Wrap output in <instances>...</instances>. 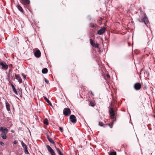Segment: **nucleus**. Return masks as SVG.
I'll use <instances>...</instances> for the list:
<instances>
[{
	"mask_svg": "<svg viewBox=\"0 0 155 155\" xmlns=\"http://www.w3.org/2000/svg\"><path fill=\"white\" fill-rule=\"evenodd\" d=\"M143 16H140L138 19V21L140 22H144L145 24L147 25L149 23V21L148 20L147 18L146 17V15L144 14Z\"/></svg>",
	"mask_w": 155,
	"mask_h": 155,
	"instance_id": "obj_1",
	"label": "nucleus"
},
{
	"mask_svg": "<svg viewBox=\"0 0 155 155\" xmlns=\"http://www.w3.org/2000/svg\"><path fill=\"white\" fill-rule=\"evenodd\" d=\"M0 67L2 69L5 70H7L8 68V66L2 61H0Z\"/></svg>",
	"mask_w": 155,
	"mask_h": 155,
	"instance_id": "obj_2",
	"label": "nucleus"
},
{
	"mask_svg": "<svg viewBox=\"0 0 155 155\" xmlns=\"http://www.w3.org/2000/svg\"><path fill=\"white\" fill-rule=\"evenodd\" d=\"M63 114L65 116H68L71 113L70 110L69 108H65L63 110Z\"/></svg>",
	"mask_w": 155,
	"mask_h": 155,
	"instance_id": "obj_3",
	"label": "nucleus"
},
{
	"mask_svg": "<svg viewBox=\"0 0 155 155\" xmlns=\"http://www.w3.org/2000/svg\"><path fill=\"white\" fill-rule=\"evenodd\" d=\"M70 120L71 121L73 124H75L77 121V119L76 117L74 115H71L70 116Z\"/></svg>",
	"mask_w": 155,
	"mask_h": 155,
	"instance_id": "obj_4",
	"label": "nucleus"
},
{
	"mask_svg": "<svg viewBox=\"0 0 155 155\" xmlns=\"http://www.w3.org/2000/svg\"><path fill=\"white\" fill-rule=\"evenodd\" d=\"M105 30L106 28L104 27H103L97 31V33L98 35H102L104 33Z\"/></svg>",
	"mask_w": 155,
	"mask_h": 155,
	"instance_id": "obj_5",
	"label": "nucleus"
},
{
	"mask_svg": "<svg viewBox=\"0 0 155 155\" xmlns=\"http://www.w3.org/2000/svg\"><path fill=\"white\" fill-rule=\"evenodd\" d=\"M134 87L136 90H139L141 88V85L140 83H137L134 84Z\"/></svg>",
	"mask_w": 155,
	"mask_h": 155,
	"instance_id": "obj_6",
	"label": "nucleus"
},
{
	"mask_svg": "<svg viewBox=\"0 0 155 155\" xmlns=\"http://www.w3.org/2000/svg\"><path fill=\"white\" fill-rule=\"evenodd\" d=\"M34 54L36 57L39 58L41 56V53L39 50H37L35 52Z\"/></svg>",
	"mask_w": 155,
	"mask_h": 155,
	"instance_id": "obj_7",
	"label": "nucleus"
},
{
	"mask_svg": "<svg viewBox=\"0 0 155 155\" xmlns=\"http://www.w3.org/2000/svg\"><path fill=\"white\" fill-rule=\"evenodd\" d=\"M90 43L92 46L95 47L96 48H97L98 47V45L97 44H96L93 41L92 39H90Z\"/></svg>",
	"mask_w": 155,
	"mask_h": 155,
	"instance_id": "obj_8",
	"label": "nucleus"
},
{
	"mask_svg": "<svg viewBox=\"0 0 155 155\" xmlns=\"http://www.w3.org/2000/svg\"><path fill=\"white\" fill-rule=\"evenodd\" d=\"M16 79L20 83H21L22 82V79L19 75L15 74Z\"/></svg>",
	"mask_w": 155,
	"mask_h": 155,
	"instance_id": "obj_9",
	"label": "nucleus"
},
{
	"mask_svg": "<svg viewBox=\"0 0 155 155\" xmlns=\"http://www.w3.org/2000/svg\"><path fill=\"white\" fill-rule=\"evenodd\" d=\"M21 3L23 4H29L30 2L29 0H21Z\"/></svg>",
	"mask_w": 155,
	"mask_h": 155,
	"instance_id": "obj_10",
	"label": "nucleus"
},
{
	"mask_svg": "<svg viewBox=\"0 0 155 155\" xmlns=\"http://www.w3.org/2000/svg\"><path fill=\"white\" fill-rule=\"evenodd\" d=\"M8 129L7 128L3 129V127L0 128V131H2L4 134H6L8 132Z\"/></svg>",
	"mask_w": 155,
	"mask_h": 155,
	"instance_id": "obj_11",
	"label": "nucleus"
},
{
	"mask_svg": "<svg viewBox=\"0 0 155 155\" xmlns=\"http://www.w3.org/2000/svg\"><path fill=\"white\" fill-rule=\"evenodd\" d=\"M6 107L7 110L8 111L10 110V107L9 104L8 102L5 103Z\"/></svg>",
	"mask_w": 155,
	"mask_h": 155,
	"instance_id": "obj_12",
	"label": "nucleus"
},
{
	"mask_svg": "<svg viewBox=\"0 0 155 155\" xmlns=\"http://www.w3.org/2000/svg\"><path fill=\"white\" fill-rule=\"evenodd\" d=\"M16 7L21 12L23 13V10L21 7L20 5H17L16 6Z\"/></svg>",
	"mask_w": 155,
	"mask_h": 155,
	"instance_id": "obj_13",
	"label": "nucleus"
},
{
	"mask_svg": "<svg viewBox=\"0 0 155 155\" xmlns=\"http://www.w3.org/2000/svg\"><path fill=\"white\" fill-rule=\"evenodd\" d=\"M44 98L45 101L50 105L52 106V104L49 100L47 97L45 96H44Z\"/></svg>",
	"mask_w": 155,
	"mask_h": 155,
	"instance_id": "obj_14",
	"label": "nucleus"
},
{
	"mask_svg": "<svg viewBox=\"0 0 155 155\" xmlns=\"http://www.w3.org/2000/svg\"><path fill=\"white\" fill-rule=\"evenodd\" d=\"M11 86L14 92L16 94H18L17 91H16V89L15 88L14 85L12 84H11Z\"/></svg>",
	"mask_w": 155,
	"mask_h": 155,
	"instance_id": "obj_15",
	"label": "nucleus"
},
{
	"mask_svg": "<svg viewBox=\"0 0 155 155\" xmlns=\"http://www.w3.org/2000/svg\"><path fill=\"white\" fill-rule=\"evenodd\" d=\"M46 148L48 150V151L50 152V153L53 150L52 149V148L49 145H47L46 146Z\"/></svg>",
	"mask_w": 155,
	"mask_h": 155,
	"instance_id": "obj_16",
	"label": "nucleus"
},
{
	"mask_svg": "<svg viewBox=\"0 0 155 155\" xmlns=\"http://www.w3.org/2000/svg\"><path fill=\"white\" fill-rule=\"evenodd\" d=\"M1 136L3 139H5L7 138V136L5 134H1Z\"/></svg>",
	"mask_w": 155,
	"mask_h": 155,
	"instance_id": "obj_17",
	"label": "nucleus"
},
{
	"mask_svg": "<svg viewBox=\"0 0 155 155\" xmlns=\"http://www.w3.org/2000/svg\"><path fill=\"white\" fill-rule=\"evenodd\" d=\"M57 152L59 155H63V153L60 151L58 148H56Z\"/></svg>",
	"mask_w": 155,
	"mask_h": 155,
	"instance_id": "obj_18",
	"label": "nucleus"
},
{
	"mask_svg": "<svg viewBox=\"0 0 155 155\" xmlns=\"http://www.w3.org/2000/svg\"><path fill=\"white\" fill-rule=\"evenodd\" d=\"M48 72V69L46 68H45L43 69L42 70V72L43 74H46Z\"/></svg>",
	"mask_w": 155,
	"mask_h": 155,
	"instance_id": "obj_19",
	"label": "nucleus"
},
{
	"mask_svg": "<svg viewBox=\"0 0 155 155\" xmlns=\"http://www.w3.org/2000/svg\"><path fill=\"white\" fill-rule=\"evenodd\" d=\"M98 124L100 126H104V127L105 126L107 125V124H104L102 122H99Z\"/></svg>",
	"mask_w": 155,
	"mask_h": 155,
	"instance_id": "obj_20",
	"label": "nucleus"
},
{
	"mask_svg": "<svg viewBox=\"0 0 155 155\" xmlns=\"http://www.w3.org/2000/svg\"><path fill=\"white\" fill-rule=\"evenodd\" d=\"M21 144L24 149L27 147L26 145L22 141L21 142Z\"/></svg>",
	"mask_w": 155,
	"mask_h": 155,
	"instance_id": "obj_21",
	"label": "nucleus"
},
{
	"mask_svg": "<svg viewBox=\"0 0 155 155\" xmlns=\"http://www.w3.org/2000/svg\"><path fill=\"white\" fill-rule=\"evenodd\" d=\"M43 122L45 124H46L47 125H48V120L46 118L44 120Z\"/></svg>",
	"mask_w": 155,
	"mask_h": 155,
	"instance_id": "obj_22",
	"label": "nucleus"
},
{
	"mask_svg": "<svg viewBox=\"0 0 155 155\" xmlns=\"http://www.w3.org/2000/svg\"><path fill=\"white\" fill-rule=\"evenodd\" d=\"M48 140L51 143H53V144L54 143V141L53 140V139L51 138H48Z\"/></svg>",
	"mask_w": 155,
	"mask_h": 155,
	"instance_id": "obj_23",
	"label": "nucleus"
},
{
	"mask_svg": "<svg viewBox=\"0 0 155 155\" xmlns=\"http://www.w3.org/2000/svg\"><path fill=\"white\" fill-rule=\"evenodd\" d=\"M109 112L110 114L114 113V110L112 108H110L109 110Z\"/></svg>",
	"mask_w": 155,
	"mask_h": 155,
	"instance_id": "obj_24",
	"label": "nucleus"
},
{
	"mask_svg": "<svg viewBox=\"0 0 155 155\" xmlns=\"http://www.w3.org/2000/svg\"><path fill=\"white\" fill-rule=\"evenodd\" d=\"M25 153L28 154L29 153L28 151L27 150V148H26L24 149Z\"/></svg>",
	"mask_w": 155,
	"mask_h": 155,
	"instance_id": "obj_25",
	"label": "nucleus"
},
{
	"mask_svg": "<svg viewBox=\"0 0 155 155\" xmlns=\"http://www.w3.org/2000/svg\"><path fill=\"white\" fill-rule=\"evenodd\" d=\"M109 155H116V153L115 151L111 152L109 153Z\"/></svg>",
	"mask_w": 155,
	"mask_h": 155,
	"instance_id": "obj_26",
	"label": "nucleus"
},
{
	"mask_svg": "<svg viewBox=\"0 0 155 155\" xmlns=\"http://www.w3.org/2000/svg\"><path fill=\"white\" fill-rule=\"evenodd\" d=\"M113 122H112V123L111 124H107V125H108L109 126L110 128H111L113 127Z\"/></svg>",
	"mask_w": 155,
	"mask_h": 155,
	"instance_id": "obj_27",
	"label": "nucleus"
},
{
	"mask_svg": "<svg viewBox=\"0 0 155 155\" xmlns=\"http://www.w3.org/2000/svg\"><path fill=\"white\" fill-rule=\"evenodd\" d=\"M51 155H56L55 152L54 151H52L50 152Z\"/></svg>",
	"mask_w": 155,
	"mask_h": 155,
	"instance_id": "obj_28",
	"label": "nucleus"
},
{
	"mask_svg": "<svg viewBox=\"0 0 155 155\" xmlns=\"http://www.w3.org/2000/svg\"><path fill=\"white\" fill-rule=\"evenodd\" d=\"M45 82L47 84H48L49 83V81L46 78H44Z\"/></svg>",
	"mask_w": 155,
	"mask_h": 155,
	"instance_id": "obj_29",
	"label": "nucleus"
},
{
	"mask_svg": "<svg viewBox=\"0 0 155 155\" xmlns=\"http://www.w3.org/2000/svg\"><path fill=\"white\" fill-rule=\"evenodd\" d=\"M59 130L61 132H62L63 131V129L61 127H59Z\"/></svg>",
	"mask_w": 155,
	"mask_h": 155,
	"instance_id": "obj_30",
	"label": "nucleus"
},
{
	"mask_svg": "<svg viewBox=\"0 0 155 155\" xmlns=\"http://www.w3.org/2000/svg\"><path fill=\"white\" fill-rule=\"evenodd\" d=\"M90 26L91 28H94V24L92 23H91L90 24Z\"/></svg>",
	"mask_w": 155,
	"mask_h": 155,
	"instance_id": "obj_31",
	"label": "nucleus"
},
{
	"mask_svg": "<svg viewBox=\"0 0 155 155\" xmlns=\"http://www.w3.org/2000/svg\"><path fill=\"white\" fill-rule=\"evenodd\" d=\"M110 114V116L111 117V118H112V117H114L115 116V114L114 113H111V114Z\"/></svg>",
	"mask_w": 155,
	"mask_h": 155,
	"instance_id": "obj_32",
	"label": "nucleus"
},
{
	"mask_svg": "<svg viewBox=\"0 0 155 155\" xmlns=\"http://www.w3.org/2000/svg\"><path fill=\"white\" fill-rule=\"evenodd\" d=\"M0 144L2 146H4V143L3 142H0Z\"/></svg>",
	"mask_w": 155,
	"mask_h": 155,
	"instance_id": "obj_33",
	"label": "nucleus"
},
{
	"mask_svg": "<svg viewBox=\"0 0 155 155\" xmlns=\"http://www.w3.org/2000/svg\"><path fill=\"white\" fill-rule=\"evenodd\" d=\"M91 105L92 106H94V104L92 103V102H91Z\"/></svg>",
	"mask_w": 155,
	"mask_h": 155,
	"instance_id": "obj_34",
	"label": "nucleus"
},
{
	"mask_svg": "<svg viewBox=\"0 0 155 155\" xmlns=\"http://www.w3.org/2000/svg\"><path fill=\"white\" fill-rule=\"evenodd\" d=\"M107 77L108 78H110V76L109 74H107Z\"/></svg>",
	"mask_w": 155,
	"mask_h": 155,
	"instance_id": "obj_35",
	"label": "nucleus"
},
{
	"mask_svg": "<svg viewBox=\"0 0 155 155\" xmlns=\"http://www.w3.org/2000/svg\"><path fill=\"white\" fill-rule=\"evenodd\" d=\"M13 143L15 144H16L17 143V142L16 141H14Z\"/></svg>",
	"mask_w": 155,
	"mask_h": 155,
	"instance_id": "obj_36",
	"label": "nucleus"
},
{
	"mask_svg": "<svg viewBox=\"0 0 155 155\" xmlns=\"http://www.w3.org/2000/svg\"><path fill=\"white\" fill-rule=\"evenodd\" d=\"M47 138L48 139V138H50L51 137H50L48 135H47Z\"/></svg>",
	"mask_w": 155,
	"mask_h": 155,
	"instance_id": "obj_37",
	"label": "nucleus"
},
{
	"mask_svg": "<svg viewBox=\"0 0 155 155\" xmlns=\"http://www.w3.org/2000/svg\"><path fill=\"white\" fill-rule=\"evenodd\" d=\"M22 75L23 76V77H24V78H26V76L25 75H24V74H22Z\"/></svg>",
	"mask_w": 155,
	"mask_h": 155,
	"instance_id": "obj_38",
	"label": "nucleus"
},
{
	"mask_svg": "<svg viewBox=\"0 0 155 155\" xmlns=\"http://www.w3.org/2000/svg\"><path fill=\"white\" fill-rule=\"evenodd\" d=\"M11 132H12V133L14 132V131L13 130H12V131H11Z\"/></svg>",
	"mask_w": 155,
	"mask_h": 155,
	"instance_id": "obj_39",
	"label": "nucleus"
},
{
	"mask_svg": "<svg viewBox=\"0 0 155 155\" xmlns=\"http://www.w3.org/2000/svg\"><path fill=\"white\" fill-rule=\"evenodd\" d=\"M91 94H92V95H93V94H92V93H91Z\"/></svg>",
	"mask_w": 155,
	"mask_h": 155,
	"instance_id": "obj_40",
	"label": "nucleus"
},
{
	"mask_svg": "<svg viewBox=\"0 0 155 155\" xmlns=\"http://www.w3.org/2000/svg\"><path fill=\"white\" fill-rule=\"evenodd\" d=\"M154 117L155 118V115H154Z\"/></svg>",
	"mask_w": 155,
	"mask_h": 155,
	"instance_id": "obj_41",
	"label": "nucleus"
}]
</instances>
